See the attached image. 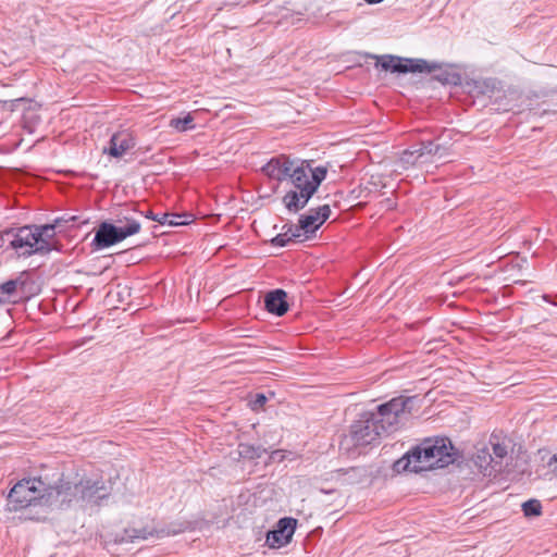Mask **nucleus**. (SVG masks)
<instances>
[{
    "instance_id": "f257e3e1",
    "label": "nucleus",
    "mask_w": 557,
    "mask_h": 557,
    "mask_svg": "<svg viewBox=\"0 0 557 557\" xmlns=\"http://www.w3.org/2000/svg\"><path fill=\"white\" fill-rule=\"evenodd\" d=\"M66 490L59 487V476L53 481L42 475L22 479L10 490L8 506L12 511H22L25 520L42 521L51 510H60L69 502Z\"/></svg>"
},
{
    "instance_id": "f03ea898",
    "label": "nucleus",
    "mask_w": 557,
    "mask_h": 557,
    "mask_svg": "<svg viewBox=\"0 0 557 557\" xmlns=\"http://www.w3.org/2000/svg\"><path fill=\"white\" fill-rule=\"evenodd\" d=\"M453 445L447 437H428L409 449L393 465L397 473L421 472L444 468L454 461Z\"/></svg>"
},
{
    "instance_id": "7ed1b4c3",
    "label": "nucleus",
    "mask_w": 557,
    "mask_h": 557,
    "mask_svg": "<svg viewBox=\"0 0 557 557\" xmlns=\"http://www.w3.org/2000/svg\"><path fill=\"white\" fill-rule=\"evenodd\" d=\"M420 408L418 396H397L376 406L372 411L385 434L393 433L405 425L412 417L413 411Z\"/></svg>"
},
{
    "instance_id": "20e7f679",
    "label": "nucleus",
    "mask_w": 557,
    "mask_h": 557,
    "mask_svg": "<svg viewBox=\"0 0 557 557\" xmlns=\"http://www.w3.org/2000/svg\"><path fill=\"white\" fill-rule=\"evenodd\" d=\"M59 487L69 488L66 492L70 494L69 502L60 507V510L67 509L73 504L86 503L90 505H99L104 498L110 495V487H108L102 478H84L78 483L72 484L64 479L63 473L59 474Z\"/></svg>"
},
{
    "instance_id": "39448f33",
    "label": "nucleus",
    "mask_w": 557,
    "mask_h": 557,
    "mask_svg": "<svg viewBox=\"0 0 557 557\" xmlns=\"http://www.w3.org/2000/svg\"><path fill=\"white\" fill-rule=\"evenodd\" d=\"M310 164L308 162H295L287 178L290 180L295 189H292L283 197V203L289 212H298L306 207L310 198H307L306 190L312 186L310 181Z\"/></svg>"
},
{
    "instance_id": "423d86ee",
    "label": "nucleus",
    "mask_w": 557,
    "mask_h": 557,
    "mask_svg": "<svg viewBox=\"0 0 557 557\" xmlns=\"http://www.w3.org/2000/svg\"><path fill=\"white\" fill-rule=\"evenodd\" d=\"M2 240H9L10 247L18 252V256L27 258L33 255H47V244L38 242L34 225H25L17 228H7L1 232Z\"/></svg>"
},
{
    "instance_id": "0eeeda50",
    "label": "nucleus",
    "mask_w": 557,
    "mask_h": 557,
    "mask_svg": "<svg viewBox=\"0 0 557 557\" xmlns=\"http://www.w3.org/2000/svg\"><path fill=\"white\" fill-rule=\"evenodd\" d=\"M124 220L125 225L121 226L109 222L100 223L91 243L94 248L97 250L108 248L140 231V223L137 220L127 216Z\"/></svg>"
},
{
    "instance_id": "6e6552de",
    "label": "nucleus",
    "mask_w": 557,
    "mask_h": 557,
    "mask_svg": "<svg viewBox=\"0 0 557 557\" xmlns=\"http://www.w3.org/2000/svg\"><path fill=\"white\" fill-rule=\"evenodd\" d=\"M384 434L372 411L361 413L350 426V437L355 446L370 445Z\"/></svg>"
},
{
    "instance_id": "1a4fd4ad",
    "label": "nucleus",
    "mask_w": 557,
    "mask_h": 557,
    "mask_svg": "<svg viewBox=\"0 0 557 557\" xmlns=\"http://www.w3.org/2000/svg\"><path fill=\"white\" fill-rule=\"evenodd\" d=\"M380 65L385 71L393 73H431L440 69L437 63H429L423 59H408L396 55H383Z\"/></svg>"
},
{
    "instance_id": "9d476101",
    "label": "nucleus",
    "mask_w": 557,
    "mask_h": 557,
    "mask_svg": "<svg viewBox=\"0 0 557 557\" xmlns=\"http://www.w3.org/2000/svg\"><path fill=\"white\" fill-rule=\"evenodd\" d=\"M30 282L27 271L21 272L15 278L0 284V305L17 302L26 294V286Z\"/></svg>"
},
{
    "instance_id": "9b49d317",
    "label": "nucleus",
    "mask_w": 557,
    "mask_h": 557,
    "mask_svg": "<svg viewBox=\"0 0 557 557\" xmlns=\"http://www.w3.org/2000/svg\"><path fill=\"white\" fill-rule=\"evenodd\" d=\"M297 520L292 517L281 518L275 528L267 534V544L272 548H278L288 544L294 535Z\"/></svg>"
},
{
    "instance_id": "f8f14e48",
    "label": "nucleus",
    "mask_w": 557,
    "mask_h": 557,
    "mask_svg": "<svg viewBox=\"0 0 557 557\" xmlns=\"http://www.w3.org/2000/svg\"><path fill=\"white\" fill-rule=\"evenodd\" d=\"M135 146L136 140L133 134L127 131H121L111 136L108 146L103 147L102 153L112 158H121Z\"/></svg>"
},
{
    "instance_id": "ddd939ff",
    "label": "nucleus",
    "mask_w": 557,
    "mask_h": 557,
    "mask_svg": "<svg viewBox=\"0 0 557 557\" xmlns=\"http://www.w3.org/2000/svg\"><path fill=\"white\" fill-rule=\"evenodd\" d=\"M296 161L292 160L285 154L271 158L262 168L261 171L270 180L283 182L289 175L290 170Z\"/></svg>"
},
{
    "instance_id": "4468645a",
    "label": "nucleus",
    "mask_w": 557,
    "mask_h": 557,
    "mask_svg": "<svg viewBox=\"0 0 557 557\" xmlns=\"http://www.w3.org/2000/svg\"><path fill=\"white\" fill-rule=\"evenodd\" d=\"M264 308L271 314L276 317L284 315L289 306L287 302V293L284 289H273L264 296Z\"/></svg>"
},
{
    "instance_id": "2eb2a0df",
    "label": "nucleus",
    "mask_w": 557,
    "mask_h": 557,
    "mask_svg": "<svg viewBox=\"0 0 557 557\" xmlns=\"http://www.w3.org/2000/svg\"><path fill=\"white\" fill-rule=\"evenodd\" d=\"M417 148L421 153V160H428V162H431L433 157L447 156V149L432 140L421 141Z\"/></svg>"
},
{
    "instance_id": "dca6fc26",
    "label": "nucleus",
    "mask_w": 557,
    "mask_h": 557,
    "mask_svg": "<svg viewBox=\"0 0 557 557\" xmlns=\"http://www.w3.org/2000/svg\"><path fill=\"white\" fill-rule=\"evenodd\" d=\"M60 222H61V219H57V220H54V223H52V224L34 225V228L36 230V236L38 238V242L42 240L44 245L47 244V246L49 248V252L54 248L51 240L55 235V228L59 226Z\"/></svg>"
},
{
    "instance_id": "f3484780",
    "label": "nucleus",
    "mask_w": 557,
    "mask_h": 557,
    "mask_svg": "<svg viewBox=\"0 0 557 557\" xmlns=\"http://www.w3.org/2000/svg\"><path fill=\"white\" fill-rule=\"evenodd\" d=\"M193 221V215L188 213H162L159 215V221L161 225L169 226H180L187 225Z\"/></svg>"
},
{
    "instance_id": "a211bd4d",
    "label": "nucleus",
    "mask_w": 557,
    "mask_h": 557,
    "mask_svg": "<svg viewBox=\"0 0 557 557\" xmlns=\"http://www.w3.org/2000/svg\"><path fill=\"white\" fill-rule=\"evenodd\" d=\"M327 170L325 166L319 165L314 169L310 166V181L312 186H309L306 190L307 198H311L313 194L318 190L320 184L325 180Z\"/></svg>"
},
{
    "instance_id": "6ab92c4d",
    "label": "nucleus",
    "mask_w": 557,
    "mask_h": 557,
    "mask_svg": "<svg viewBox=\"0 0 557 557\" xmlns=\"http://www.w3.org/2000/svg\"><path fill=\"white\" fill-rule=\"evenodd\" d=\"M399 162L404 169H408L410 166H418L428 163V160H421V153H419L418 148L412 147L403 151Z\"/></svg>"
},
{
    "instance_id": "aec40b11",
    "label": "nucleus",
    "mask_w": 557,
    "mask_h": 557,
    "mask_svg": "<svg viewBox=\"0 0 557 557\" xmlns=\"http://www.w3.org/2000/svg\"><path fill=\"white\" fill-rule=\"evenodd\" d=\"M321 226L318 215L314 213L313 209L309 211L308 214L301 215L299 219V230H302L304 233H314Z\"/></svg>"
},
{
    "instance_id": "412c9836",
    "label": "nucleus",
    "mask_w": 557,
    "mask_h": 557,
    "mask_svg": "<svg viewBox=\"0 0 557 557\" xmlns=\"http://www.w3.org/2000/svg\"><path fill=\"white\" fill-rule=\"evenodd\" d=\"M265 451L260 445L256 446L248 443H240L238 445V454L244 459H259Z\"/></svg>"
},
{
    "instance_id": "4be33fe9",
    "label": "nucleus",
    "mask_w": 557,
    "mask_h": 557,
    "mask_svg": "<svg viewBox=\"0 0 557 557\" xmlns=\"http://www.w3.org/2000/svg\"><path fill=\"white\" fill-rule=\"evenodd\" d=\"M178 533L177 530H171V529H153L151 531H147L146 529L144 530H139L137 531V534L134 535V537H137V539H143V540H147V539H150V537H156V539H160V537H164V536H170V535H174Z\"/></svg>"
},
{
    "instance_id": "5701e85b",
    "label": "nucleus",
    "mask_w": 557,
    "mask_h": 557,
    "mask_svg": "<svg viewBox=\"0 0 557 557\" xmlns=\"http://www.w3.org/2000/svg\"><path fill=\"white\" fill-rule=\"evenodd\" d=\"M170 126L181 133L193 129L195 127L194 117L190 114L184 117H174L170 121Z\"/></svg>"
},
{
    "instance_id": "b1692460",
    "label": "nucleus",
    "mask_w": 557,
    "mask_h": 557,
    "mask_svg": "<svg viewBox=\"0 0 557 557\" xmlns=\"http://www.w3.org/2000/svg\"><path fill=\"white\" fill-rule=\"evenodd\" d=\"M522 511L525 517H537L542 513V504L537 499H529L522 504Z\"/></svg>"
},
{
    "instance_id": "393cba45",
    "label": "nucleus",
    "mask_w": 557,
    "mask_h": 557,
    "mask_svg": "<svg viewBox=\"0 0 557 557\" xmlns=\"http://www.w3.org/2000/svg\"><path fill=\"white\" fill-rule=\"evenodd\" d=\"M282 231L286 233V235L289 237L290 242L294 238H299L302 235V230H299V224L294 225L292 223L284 224L282 227Z\"/></svg>"
},
{
    "instance_id": "a878e982",
    "label": "nucleus",
    "mask_w": 557,
    "mask_h": 557,
    "mask_svg": "<svg viewBox=\"0 0 557 557\" xmlns=\"http://www.w3.org/2000/svg\"><path fill=\"white\" fill-rule=\"evenodd\" d=\"M313 211L318 215V220L321 225L329 219L331 214V209L329 205L318 207L317 209H313Z\"/></svg>"
},
{
    "instance_id": "bb28decb",
    "label": "nucleus",
    "mask_w": 557,
    "mask_h": 557,
    "mask_svg": "<svg viewBox=\"0 0 557 557\" xmlns=\"http://www.w3.org/2000/svg\"><path fill=\"white\" fill-rule=\"evenodd\" d=\"M494 461V458L485 450H482L478 454V461L476 463L480 466V468H484L486 471V467Z\"/></svg>"
},
{
    "instance_id": "cd10ccee",
    "label": "nucleus",
    "mask_w": 557,
    "mask_h": 557,
    "mask_svg": "<svg viewBox=\"0 0 557 557\" xmlns=\"http://www.w3.org/2000/svg\"><path fill=\"white\" fill-rule=\"evenodd\" d=\"M290 242L289 237L282 231L274 238L271 239L272 246L285 247Z\"/></svg>"
},
{
    "instance_id": "c85d7f7f",
    "label": "nucleus",
    "mask_w": 557,
    "mask_h": 557,
    "mask_svg": "<svg viewBox=\"0 0 557 557\" xmlns=\"http://www.w3.org/2000/svg\"><path fill=\"white\" fill-rule=\"evenodd\" d=\"M492 448L495 458L499 460H502L507 455V446L502 443H493Z\"/></svg>"
},
{
    "instance_id": "c756f323",
    "label": "nucleus",
    "mask_w": 557,
    "mask_h": 557,
    "mask_svg": "<svg viewBox=\"0 0 557 557\" xmlns=\"http://www.w3.org/2000/svg\"><path fill=\"white\" fill-rule=\"evenodd\" d=\"M267 403V397L263 394H257L255 399L251 401V407L253 410H258L264 406Z\"/></svg>"
},
{
    "instance_id": "7c9ffc66",
    "label": "nucleus",
    "mask_w": 557,
    "mask_h": 557,
    "mask_svg": "<svg viewBox=\"0 0 557 557\" xmlns=\"http://www.w3.org/2000/svg\"><path fill=\"white\" fill-rule=\"evenodd\" d=\"M286 457V451L282 449L273 450L270 455V459L275 462H282Z\"/></svg>"
},
{
    "instance_id": "2f4dec72",
    "label": "nucleus",
    "mask_w": 557,
    "mask_h": 557,
    "mask_svg": "<svg viewBox=\"0 0 557 557\" xmlns=\"http://www.w3.org/2000/svg\"><path fill=\"white\" fill-rule=\"evenodd\" d=\"M548 467L552 468V471L557 474V454L553 455L548 460Z\"/></svg>"
},
{
    "instance_id": "473e14b6",
    "label": "nucleus",
    "mask_w": 557,
    "mask_h": 557,
    "mask_svg": "<svg viewBox=\"0 0 557 557\" xmlns=\"http://www.w3.org/2000/svg\"><path fill=\"white\" fill-rule=\"evenodd\" d=\"M437 79L444 84H447V83H450L451 81L449 79V74L448 73H445V74H442L440 76H437Z\"/></svg>"
},
{
    "instance_id": "72a5a7b5",
    "label": "nucleus",
    "mask_w": 557,
    "mask_h": 557,
    "mask_svg": "<svg viewBox=\"0 0 557 557\" xmlns=\"http://www.w3.org/2000/svg\"><path fill=\"white\" fill-rule=\"evenodd\" d=\"M159 215L160 214H154L152 211H148L146 213V218H148V219H150L152 221H157V222L159 221Z\"/></svg>"
}]
</instances>
